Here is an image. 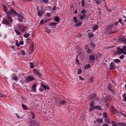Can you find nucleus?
<instances>
[{
  "mask_svg": "<svg viewBox=\"0 0 126 126\" xmlns=\"http://www.w3.org/2000/svg\"><path fill=\"white\" fill-rule=\"evenodd\" d=\"M7 18L8 20L5 18H4L2 22L3 24L6 25H8L10 23L12 22L13 20L11 16L12 14L10 11L7 12Z\"/></svg>",
  "mask_w": 126,
  "mask_h": 126,
  "instance_id": "nucleus-1",
  "label": "nucleus"
},
{
  "mask_svg": "<svg viewBox=\"0 0 126 126\" xmlns=\"http://www.w3.org/2000/svg\"><path fill=\"white\" fill-rule=\"evenodd\" d=\"M24 74H20L18 77L15 73H13L12 75V78L13 80H18L19 79H22L24 78L23 76Z\"/></svg>",
  "mask_w": 126,
  "mask_h": 126,
  "instance_id": "nucleus-2",
  "label": "nucleus"
},
{
  "mask_svg": "<svg viewBox=\"0 0 126 126\" xmlns=\"http://www.w3.org/2000/svg\"><path fill=\"white\" fill-rule=\"evenodd\" d=\"M17 27L18 28V29L21 32L24 31L26 28V27L25 26L20 24L18 25Z\"/></svg>",
  "mask_w": 126,
  "mask_h": 126,
  "instance_id": "nucleus-3",
  "label": "nucleus"
},
{
  "mask_svg": "<svg viewBox=\"0 0 126 126\" xmlns=\"http://www.w3.org/2000/svg\"><path fill=\"white\" fill-rule=\"evenodd\" d=\"M117 49V52L118 54H121L122 53H123L124 54H126V51L122 49L118 48Z\"/></svg>",
  "mask_w": 126,
  "mask_h": 126,
  "instance_id": "nucleus-4",
  "label": "nucleus"
},
{
  "mask_svg": "<svg viewBox=\"0 0 126 126\" xmlns=\"http://www.w3.org/2000/svg\"><path fill=\"white\" fill-rule=\"evenodd\" d=\"M110 67L109 68L110 70H114L116 68L115 64V63L113 62H112L110 63Z\"/></svg>",
  "mask_w": 126,
  "mask_h": 126,
  "instance_id": "nucleus-5",
  "label": "nucleus"
},
{
  "mask_svg": "<svg viewBox=\"0 0 126 126\" xmlns=\"http://www.w3.org/2000/svg\"><path fill=\"white\" fill-rule=\"evenodd\" d=\"M114 26V25L113 24H111L110 25H109L106 28V30L108 32L110 31V30H112V27Z\"/></svg>",
  "mask_w": 126,
  "mask_h": 126,
  "instance_id": "nucleus-6",
  "label": "nucleus"
},
{
  "mask_svg": "<svg viewBox=\"0 0 126 126\" xmlns=\"http://www.w3.org/2000/svg\"><path fill=\"white\" fill-rule=\"evenodd\" d=\"M10 10L11 11V12H10L11 13H13V14L14 15L17 16H19V14L17 13V12L15 10L13 9H10ZM11 14H12V13H11ZM12 15V14L11 15V16Z\"/></svg>",
  "mask_w": 126,
  "mask_h": 126,
  "instance_id": "nucleus-7",
  "label": "nucleus"
},
{
  "mask_svg": "<svg viewBox=\"0 0 126 126\" xmlns=\"http://www.w3.org/2000/svg\"><path fill=\"white\" fill-rule=\"evenodd\" d=\"M96 95L95 94H94L92 95H91L90 97L92 99H94L95 100L97 101L98 100L97 97H96Z\"/></svg>",
  "mask_w": 126,
  "mask_h": 126,
  "instance_id": "nucleus-8",
  "label": "nucleus"
},
{
  "mask_svg": "<svg viewBox=\"0 0 126 126\" xmlns=\"http://www.w3.org/2000/svg\"><path fill=\"white\" fill-rule=\"evenodd\" d=\"M33 71L34 73L36 74L38 76L40 77L41 75L40 74L38 71L37 69H34Z\"/></svg>",
  "mask_w": 126,
  "mask_h": 126,
  "instance_id": "nucleus-9",
  "label": "nucleus"
},
{
  "mask_svg": "<svg viewBox=\"0 0 126 126\" xmlns=\"http://www.w3.org/2000/svg\"><path fill=\"white\" fill-rule=\"evenodd\" d=\"M34 47V43L33 42H32L31 43L30 47V49L32 53L33 52Z\"/></svg>",
  "mask_w": 126,
  "mask_h": 126,
  "instance_id": "nucleus-10",
  "label": "nucleus"
},
{
  "mask_svg": "<svg viewBox=\"0 0 126 126\" xmlns=\"http://www.w3.org/2000/svg\"><path fill=\"white\" fill-rule=\"evenodd\" d=\"M37 9L39 16H41L43 14V11L41 10H38V8H37Z\"/></svg>",
  "mask_w": 126,
  "mask_h": 126,
  "instance_id": "nucleus-11",
  "label": "nucleus"
},
{
  "mask_svg": "<svg viewBox=\"0 0 126 126\" xmlns=\"http://www.w3.org/2000/svg\"><path fill=\"white\" fill-rule=\"evenodd\" d=\"M18 17V21L21 22H23V19H24L23 17L21 16V15L19 14V16H17Z\"/></svg>",
  "mask_w": 126,
  "mask_h": 126,
  "instance_id": "nucleus-12",
  "label": "nucleus"
},
{
  "mask_svg": "<svg viewBox=\"0 0 126 126\" xmlns=\"http://www.w3.org/2000/svg\"><path fill=\"white\" fill-rule=\"evenodd\" d=\"M58 102L62 105H64L66 103V101L64 100H62L59 99L57 100Z\"/></svg>",
  "mask_w": 126,
  "mask_h": 126,
  "instance_id": "nucleus-13",
  "label": "nucleus"
},
{
  "mask_svg": "<svg viewBox=\"0 0 126 126\" xmlns=\"http://www.w3.org/2000/svg\"><path fill=\"white\" fill-rule=\"evenodd\" d=\"M34 79L33 77H29L27 79L26 81L27 82H29L30 81L33 80Z\"/></svg>",
  "mask_w": 126,
  "mask_h": 126,
  "instance_id": "nucleus-14",
  "label": "nucleus"
},
{
  "mask_svg": "<svg viewBox=\"0 0 126 126\" xmlns=\"http://www.w3.org/2000/svg\"><path fill=\"white\" fill-rule=\"evenodd\" d=\"M41 86L44 88L45 89V90L46 89H48L49 88V87H48V85H45L42 83H41Z\"/></svg>",
  "mask_w": 126,
  "mask_h": 126,
  "instance_id": "nucleus-15",
  "label": "nucleus"
},
{
  "mask_svg": "<svg viewBox=\"0 0 126 126\" xmlns=\"http://www.w3.org/2000/svg\"><path fill=\"white\" fill-rule=\"evenodd\" d=\"M36 84H34L32 87V91L33 92H36Z\"/></svg>",
  "mask_w": 126,
  "mask_h": 126,
  "instance_id": "nucleus-16",
  "label": "nucleus"
},
{
  "mask_svg": "<svg viewBox=\"0 0 126 126\" xmlns=\"http://www.w3.org/2000/svg\"><path fill=\"white\" fill-rule=\"evenodd\" d=\"M119 40L121 42H122L125 43H126V39L120 37L119 38Z\"/></svg>",
  "mask_w": 126,
  "mask_h": 126,
  "instance_id": "nucleus-17",
  "label": "nucleus"
},
{
  "mask_svg": "<svg viewBox=\"0 0 126 126\" xmlns=\"http://www.w3.org/2000/svg\"><path fill=\"white\" fill-rule=\"evenodd\" d=\"M104 121L105 123H108L109 124L110 123L109 121V119L108 117L104 118Z\"/></svg>",
  "mask_w": 126,
  "mask_h": 126,
  "instance_id": "nucleus-18",
  "label": "nucleus"
},
{
  "mask_svg": "<svg viewBox=\"0 0 126 126\" xmlns=\"http://www.w3.org/2000/svg\"><path fill=\"white\" fill-rule=\"evenodd\" d=\"M90 61L94 60L95 59V57L93 55H91L89 57Z\"/></svg>",
  "mask_w": 126,
  "mask_h": 126,
  "instance_id": "nucleus-19",
  "label": "nucleus"
},
{
  "mask_svg": "<svg viewBox=\"0 0 126 126\" xmlns=\"http://www.w3.org/2000/svg\"><path fill=\"white\" fill-rule=\"evenodd\" d=\"M85 16H86V14H84L82 15V16H81L80 17V18H79V21H80V19L82 21V20H83V19H84L85 17Z\"/></svg>",
  "mask_w": 126,
  "mask_h": 126,
  "instance_id": "nucleus-20",
  "label": "nucleus"
},
{
  "mask_svg": "<svg viewBox=\"0 0 126 126\" xmlns=\"http://www.w3.org/2000/svg\"><path fill=\"white\" fill-rule=\"evenodd\" d=\"M111 125L113 126H117V124L116 122L114 121H112L111 122Z\"/></svg>",
  "mask_w": 126,
  "mask_h": 126,
  "instance_id": "nucleus-21",
  "label": "nucleus"
},
{
  "mask_svg": "<svg viewBox=\"0 0 126 126\" xmlns=\"http://www.w3.org/2000/svg\"><path fill=\"white\" fill-rule=\"evenodd\" d=\"M94 0L95 1V2L96 4L97 5H99L102 1V0Z\"/></svg>",
  "mask_w": 126,
  "mask_h": 126,
  "instance_id": "nucleus-22",
  "label": "nucleus"
},
{
  "mask_svg": "<svg viewBox=\"0 0 126 126\" xmlns=\"http://www.w3.org/2000/svg\"><path fill=\"white\" fill-rule=\"evenodd\" d=\"M88 37L89 38H91L94 36V34L93 33H89L88 34Z\"/></svg>",
  "mask_w": 126,
  "mask_h": 126,
  "instance_id": "nucleus-23",
  "label": "nucleus"
},
{
  "mask_svg": "<svg viewBox=\"0 0 126 126\" xmlns=\"http://www.w3.org/2000/svg\"><path fill=\"white\" fill-rule=\"evenodd\" d=\"M118 125L119 126H126V124L124 123L119 122L118 123Z\"/></svg>",
  "mask_w": 126,
  "mask_h": 126,
  "instance_id": "nucleus-24",
  "label": "nucleus"
},
{
  "mask_svg": "<svg viewBox=\"0 0 126 126\" xmlns=\"http://www.w3.org/2000/svg\"><path fill=\"white\" fill-rule=\"evenodd\" d=\"M54 20L57 22H59V18L57 16H55L54 18Z\"/></svg>",
  "mask_w": 126,
  "mask_h": 126,
  "instance_id": "nucleus-25",
  "label": "nucleus"
},
{
  "mask_svg": "<svg viewBox=\"0 0 126 126\" xmlns=\"http://www.w3.org/2000/svg\"><path fill=\"white\" fill-rule=\"evenodd\" d=\"M45 30L46 32L48 33H49L50 32V30L48 29L47 27H46L45 28Z\"/></svg>",
  "mask_w": 126,
  "mask_h": 126,
  "instance_id": "nucleus-26",
  "label": "nucleus"
},
{
  "mask_svg": "<svg viewBox=\"0 0 126 126\" xmlns=\"http://www.w3.org/2000/svg\"><path fill=\"white\" fill-rule=\"evenodd\" d=\"M103 117L104 118L108 117L107 113L106 112H104L103 114Z\"/></svg>",
  "mask_w": 126,
  "mask_h": 126,
  "instance_id": "nucleus-27",
  "label": "nucleus"
},
{
  "mask_svg": "<svg viewBox=\"0 0 126 126\" xmlns=\"http://www.w3.org/2000/svg\"><path fill=\"white\" fill-rule=\"evenodd\" d=\"M97 121L98 123H102L103 121L102 119L101 118H100L99 119H98L97 120Z\"/></svg>",
  "mask_w": 126,
  "mask_h": 126,
  "instance_id": "nucleus-28",
  "label": "nucleus"
},
{
  "mask_svg": "<svg viewBox=\"0 0 126 126\" xmlns=\"http://www.w3.org/2000/svg\"><path fill=\"white\" fill-rule=\"evenodd\" d=\"M0 96L1 97H7V96H6L4 94L1 93L0 92Z\"/></svg>",
  "mask_w": 126,
  "mask_h": 126,
  "instance_id": "nucleus-29",
  "label": "nucleus"
},
{
  "mask_svg": "<svg viewBox=\"0 0 126 126\" xmlns=\"http://www.w3.org/2000/svg\"><path fill=\"white\" fill-rule=\"evenodd\" d=\"M112 110L113 111H114L115 113H118V112L117 111L116 109L114 107H113V108H112Z\"/></svg>",
  "mask_w": 126,
  "mask_h": 126,
  "instance_id": "nucleus-30",
  "label": "nucleus"
},
{
  "mask_svg": "<svg viewBox=\"0 0 126 126\" xmlns=\"http://www.w3.org/2000/svg\"><path fill=\"white\" fill-rule=\"evenodd\" d=\"M114 62L115 63H120L121 61H120L118 59H116L113 60Z\"/></svg>",
  "mask_w": 126,
  "mask_h": 126,
  "instance_id": "nucleus-31",
  "label": "nucleus"
},
{
  "mask_svg": "<svg viewBox=\"0 0 126 126\" xmlns=\"http://www.w3.org/2000/svg\"><path fill=\"white\" fill-rule=\"evenodd\" d=\"M98 26L97 25H96L94 26L93 27V30H94L98 29Z\"/></svg>",
  "mask_w": 126,
  "mask_h": 126,
  "instance_id": "nucleus-32",
  "label": "nucleus"
},
{
  "mask_svg": "<svg viewBox=\"0 0 126 126\" xmlns=\"http://www.w3.org/2000/svg\"><path fill=\"white\" fill-rule=\"evenodd\" d=\"M95 108L96 109L99 110H101L102 109V108H101V107L100 106H99L96 105L95 106Z\"/></svg>",
  "mask_w": 126,
  "mask_h": 126,
  "instance_id": "nucleus-33",
  "label": "nucleus"
},
{
  "mask_svg": "<svg viewBox=\"0 0 126 126\" xmlns=\"http://www.w3.org/2000/svg\"><path fill=\"white\" fill-rule=\"evenodd\" d=\"M22 108L25 110H27L28 109L26 106L24 104H22Z\"/></svg>",
  "mask_w": 126,
  "mask_h": 126,
  "instance_id": "nucleus-34",
  "label": "nucleus"
},
{
  "mask_svg": "<svg viewBox=\"0 0 126 126\" xmlns=\"http://www.w3.org/2000/svg\"><path fill=\"white\" fill-rule=\"evenodd\" d=\"M73 19L75 23H76L78 22L76 17H74L73 18Z\"/></svg>",
  "mask_w": 126,
  "mask_h": 126,
  "instance_id": "nucleus-35",
  "label": "nucleus"
},
{
  "mask_svg": "<svg viewBox=\"0 0 126 126\" xmlns=\"http://www.w3.org/2000/svg\"><path fill=\"white\" fill-rule=\"evenodd\" d=\"M94 105V101H91V103L90 104V106H93Z\"/></svg>",
  "mask_w": 126,
  "mask_h": 126,
  "instance_id": "nucleus-36",
  "label": "nucleus"
},
{
  "mask_svg": "<svg viewBox=\"0 0 126 126\" xmlns=\"http://www.w3.org/2000/svg\"><path fill=\"white\" fill-rule=\"evenodd\" d=\"M30 35V34L29 33L25 34L24 35V37L25 38H27Z\"/></svg>",
  "mask_w": 126,
  "mask_h": 126,
  "instance_id": "nucleus-37",
  "label": "nucleus"
},
{
  "mask_svg": "<svg viewBox=\"0 0 126 126\" xmlns=\"http://www.w3.org/2000/svg\"><path fill=\"white\" fill-rule=\"evenodd\" d=\"M90 65L89 64H87L85 65V66L84 68L85 69H86L87 68H90Z\"/></svg>",
  "mask_w": 126,
  "mask_h": 126,
  "instance_id": "nucleus-38",
  "label": "nucleus"
},
{
  "mask_svg": "<svg viewBox=\"0 0 126 126\" xmlns=\"http://www.w3.org/2000/svg\"><path fill=\"white\" fill-rule=\"evenodd\" d=\"M81 3H82V5L83 7H84L85 5V3L84 0H81Z\"/></svg>",
  "mask_w": 126,
  "mask_h": 126,
  "instance_id": "nucleus-39",
  "label": "nucleus"
},
{
  "mask_svg": "<svg viewBox=\"0 0 126 126\" xmlns=\"http://www.w3.org/2000/svg\"><path fill=\"white\" fill-rule=\"evenodd\" d=\"M56 25L57 23H52L49 24V25L51 26H55Z\"/></svg>",
  "mask_w": 126,
  "mask_h": 126,
  "instance_id": "nucleus-40",
  "label": "nucleus"
},
{
  "mask_svg": "<svg viewBox=\"0 0 126 126\" xmlns=\"http://www.w3.org/2000/svg\"><path fill=\"white\" fill-rule=\"evenodd\" d=\"M81 23L80 22H79L77 24H76L75 26L76 27H78L80 26L81 25Z\"/></svg>",
  "mask_w": 126,
  "mask_h": 126,
  "instance_id": "nucleus-41",
  "label": "nucleus"
},
{
  "mask_svg": "<svg viewBox=\"0 0 126 126\" xmlns=\"http://www.w3.org/2000/svg\"><path fill=\"white\" fill-rule=\"evenodd\" d=\"M86 51L88 53H90L92 52V51L89 49H88Z\"/></svg>",
  "mask_w": 126,
  "mask_h": 126,
  "instance_id": "nucleus-42",
  "label": "nucleus"
},
{
  "mask_svg": "<svg viewBox=\"0 0 126 126\" xmlns=\"http://www.w3.org/2000/svg\"><path fill=\"white\" fill-rule=\"evenodd\" d=\"M15 31L16 32L17 35H20L21 34L20 32L18 31L17 30H15Z\"/></svg>",
  "mask_w": 126,
  "mask_h": 126,
  "instance_id": "nucleus-43",
  "label": "nucleus"
},
{
  "mask_svg": "<svg viewBox=\"0 0 126 126\" xmlns=\"http://www.w3.org/2000/svg\"><path fill=\"white\" fill-rule=\"evenodd\" d=\"M76 62L77 64L79 65L80 64V63L79 62V60L78 58H76Z\"/></svg>",
  "mask_w": 126,
  "mask_h": 126,
  "instance_id": "nucleus-44",
  "label": "nucleus"
},
{
  "mask_svg": "<svg viewBox=\"0 0 126 126\" xmlns=\"http://www.w3.org/2000/svg\"><path fill=\"white\" fill-rule=\"evenodd\" d=\"M31 40L30 38H28L27 39L26 42L27 43H30Z\"/></svg>",
  "mask_w": 126,
  "mask_h": 126,
  "instance_id": "nucleus-45",
  "label": "nucleus"
},
{
  "mask_svg": "<svg viewBox=\"0 0 126 126\" xmlns=\"http://www.w3.org/2000/svg\"><path fill=\"white\" fill-rule=\"evenodd\" d=\"M82 73L81 70V69H79L78 71V74H81Z\"/></svg>",
  "mask_w": 126,
  "mask_h": 126,
  "instance_id": "nucleus-46",
  "label": "nucleus"
},
{
  "mask_svg": "<svg viewBox=\"0 0 126 126\" xmlns=\"http://www.w3.org/2000/svg\"><path fill=\"white\" fill-rule=\"evenodd\" d=\"M95 109V107L94 106L93 107H91V108H90L89 110L90 111H92L93 110H94Z\"/></svg>",
  "mask_w": 126,
  "mask_h": 126,
  "instance_id": "nucleus-47",
  "label": "nucleus"
},
{
  "mask_svg": "<svg viewBox=\"0 0 126 126\" xmlns=\"http://www.w3.org/2000/svg\"><path fill=\"white\" fill-rule=\"evenodd\" d=\"M30 67L31 68H33L34 67V66H33V64L32 63H30Z\"/></svg>",
  "mask_w": 126,
  "mask_h": 126,
  "instance_id": "nucleus-48",
  "label": "nucleus"
},
{
  "mask_svg": "<svg viewBox=\"0 0 126 126\" xmlns=\"http://www.w3.org/2000/svg\"><path fill=\"white\" fill-rule=\"evenodd\" d=\"M46 15L48 17H49L51 16L50 13H47Z\"/></svg>",
  "mask_w": 126,
  "mask_h": 126,
  "instance_id": "nucleus-49",
  "label": "nucleus"
},
{
  "mask_svg": "<svg viewBox=\"0 0 126 126\" xmlns=\"http://www.w3.org/2000/svg\"><path fill=\"white\" fill-rule=\"evenodd\" d=\"M112 87V85H108L107 87V88L109 89H110Z\"/></svg>",
  "mask_w": 126,
  "mask_h": 126,
  "instance_id": "nucleus-50",
  "label": "nucleus"
},
{
  "mask_svg": "<svg viewBox=\"0 0 126 126\" xmlns=\"http://www.w3.org/2000/svg\"><path fill=\"white\" fill-rule=\"evenodd\" d=\"M124 58V56L123 55H121L120 57L119 58L121 59H122Z\"/></svg>",
  "mask_w": 126,
  "mask_h": 126,
  "instance_id": "nucleus-51",
  "label": "nucleus"
},
{
  "mask_svg": "<svg viewBox=\"0 0 126 126\" xmlns=\"http://www.w3.org/2000/svg\"><path fill=\"white\" fill-rule=\"evenodd\" d=\"M21 53L23 55H25L26 53L23 50H22Z\"/></svg>",
  "mask_w": 126,
  "mask_h": 126,
  "instance_id": "nucleus-52",
  "label": "nucleus"
},
{
  "mask_svg": "<svg viewBox=\"0 0 126 126\" xmlns=\"http://www.w3.org/2000/svg\"><path fill=\"white\" fill-rule=\"evenodd\" d=\"M86 11L84 9H83L82 11L81 12V13H86Z\"/></svg>",
  "mask_w": 126,
  "mask_h": 126,
  "instance_id": "nucleus-53",
  "label": "nucleus"
},
{
  "mask_svg": "<svg viewBox=\"0 0 126 126\" xmlns=\"http://www.w3.org/2000/svg\"><path fill=\"white\" fill-rule=\"evenodd\" d=\"M16 45L18 47L20 46V44H18L17 40L16 41Z\"/></svg>",
  "mask_w": 126,
  "mask_h": 126,
  "instance_id": "nucleus-54",
  "label": "nucleus"
},
{
  "mask_svg": "<svg viewBox=\"0 0 126 126\" xmlns=\"http://www.w3.org/2000/svg\"><path fill=\"white\" fill-rule=\"evenodd\" d=\"M16 115L18 118L20 119L21 118H22V117H20L19 115L17 114H16Z\"/></svg>",
  "mask_w": 126,
  "mask_h": 126,
  "instance_id": "nucleus-55",
  "label": "nucleus"
},
{
  "mask_svg": "<svg viewBox=\"0 0 126 126\" xmlns=\"http://www.w3.org/2000/svg\"><path fill=\"white\" fill-rule=\"evenodd\" d=\"M85 49L86 50L87 49H88V45H85Z\"/></svg>",
  "mask_w": 126,
  "mask_h": 126,
  "instance_id": "nucleus-56",
  "label": "nucleus"
},
{
  "mask_svg": "<svg viewBox=\"0 0 126 126\" xmlns=\"http://www.w3.org/2000/svg\"><path fill=\"white\" fill-rule=\"evenodd\" d=\"M3 7L4 8V9L5 11H7V8L6 6L4 5L3 6Z\"/></svg>",
  "mask_w": 126,
  "mask_h": 126,
  "instance_id": "nucleus-57",
  "label": "nucleus"
},
{
  "mask_svg": "<svg viewBox=\"0 0 126 126\" xmlns=\"http://www.w3.org/2000/svg\"><path fill=\"white\" fill-rule=\"evenodd\" d=\"M24 44V42L23 41H21L19 42V44H20V45H23Z\"/></svg>",
  "mask_w": 126,
  "mask_h": 126,
  "instance_id": "nucleus-58",
  "label": "nucleus"
},
{
  "mask_svg": "<svg viewBox=\"0 0 126 126\" xmlns=\"http://www.w3.org/2000/svg\"><path fill=\"white\" fill-rule=\"evenodd\" d=\"M110 91L112 93H113L114 92V91L111 88H110L109 89Z\"/></svg>",
  "mask_w": 126,
  "mask_h": 126,
  "instance_id": "nucleus-59",
  "label": "nucleus"
},
{
  "mask_svg": "<svg viewBox=\"0 0 126 126\" xmlns=\"http://www.w3.org/2000/svg\"><path fill=\"white\" fill-rule=\"evenodd\" d=\"M122 49L123 50H126V46H123Z\"/></svg>",
  "mask_w": 126,
  "mask_h": 126,
  "instance_id": "nucleus-60",
  "label": "nucleus"
},
{
  "mask_svg": "<svg viewBox=\"0 0 126 126\" xmlns=\"http://www.w3.org/2000/svg\"><path fill=\"white\" fill-rule=\"evenodd\" d=\"M56 9V6H54L53 8H52V10L54 11Z\"/></svg>",
  "mask_w": 126,
  "mask_h": 126,
  "instance_id": "nucleus-61",
  "label": "nucleus"
},
{
  "mask_svg": "<svg viewBox=\"0 0 126 126\" xmlns=\"http://www.w3.org/2000/svg\"><path fill=\"white\" fill-rule=\"evenodd\" d=\"M43 0V2L45 3H47L48 2L47 0Z\"/></svg>",
  "mask_w": 126,
  "mask_h": 126,
  "instance_id": "nucleus-62",
  "label": "nucleus"
},
{
  "mask_svg": "<svg viewBox=\"0 0 126 126\" xmlns=\"http://www.w3.org/2000/svg\"><path fill=\"white\" fill-rule=\"evenodd\" d=\"M31 113L32 115V116H35V114H34V113H33L32 111H31Z\"/></svg>",
  "mask_w": 126,
  "mask_h": 126,
  "instance_id": "nucleus-63",
  "label": "nucleus"
},
{
  "mask_svg": "<svg viewBox=\"0 0 126 126\" xmlns=\"http://www.w3.org/2000/svg\"><path fill=\"white\" fill-rule=\"evenodd\" d=\"M108 125L107 124H104L102 125V126H108Z\"/></svg>",
  "mask_w": 126,
  "mask_h": 126,
  "instance_id": "nucleus-64",
  "label": "nucleus"
}]
</instances>
